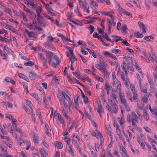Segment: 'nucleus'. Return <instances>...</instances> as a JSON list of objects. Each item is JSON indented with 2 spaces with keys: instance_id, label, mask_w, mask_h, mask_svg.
<instances>
[{
  "instance_id": "f704fd0d",
  "label": "nucleus",
  "mask_w": 157,
  "mask_h": 157,
  "mask_svg": "<svg viewBox=\"0 0 157 157\" xmlns=\"http://www.w3.org/2000/svg\"><path fill=\"white\" fill-rule=\"evenodd\" d=\"M32 134L33 136V137L35 138V139H39V137L35 132H32Z\"/></svg>"
},
{
  "instance_id": "9d476101",
  "label": "nucleus",
  "mask_w": 157,
  "mask_h": 157,
  "mask_svg": "<svg viewBox=\"0 0 157 157\" xmlns=\"http://www.w3.org/2000/svg\"><path fill=\"white\" fill-rule=\"evenodd\" d=\"M56 147L58 149H61L63 147V144L60 142L56 141L55 143Z\"/></svg>"
},
{
  "instance_id": "7ed1b4c3",
  "label": "nucleus",
  "mask_w": 157,
  "mask_h": 157,
  "mask_svg": "<svg viewBox=\"0 0 157 157\" xmlns=\"http://www.w3.org/2000/svg\"><path fill=\"white\" fill-rule=\"evenodd\" d=\"M138 118H134L132 119L131 118V115L129 114H128L127 115V121L129 123H130L132 121V124H135V122L138 123Z\"/></svg>"
},
{
  "instance_id": "4d7b16f0",
  "label": "nucleus",
  "mask_w": 157,
  "mask_h": 157,
  "mask_svg": "<svg viewBox=\"0 0 157 157\" xmlns=\"http://www.w3.org/2000/svg\"><path fill=\"white\" fill-rule=\"evenodd\" d=\"M22 6H23V8L24 10L25 11L27 12H29V13H31V12L30 11V10L28 9L24 5H22Z\"/></svg>"
},
{
  "instance_id": "f257e3e1",
  "label": "nucleus",
  "mask_w": 157,
  "mask_h": 157,
  "mask_svg": "<svg viewBox=\"0 0 157 157\" xmlns=\"http://www.w3.org/2000/svg\"><path fill=\"white\" fill-rule=\"evenodd\" d=\"M67 49L69 50V52L70 53V55H69L68 52H67V57H69L70 56H71V57L70 58V61L71 62V64H72L75 60V56L74 54L73 50L72 48L70 47H68Z\"/></svg>"
},
{
  "instance_id": "6e6552de",
  "label": "nucleus",
  "mask_w": 157,
  "mask_h": 157,
  "mask_svg": "<svg viewBox=\"0 0 157 157\" xmlns=\"http://www.w3.org/2000/svg\"><path fill=\"white\" fill-rule=\"evenodd\" d=\"M18 75L20 78H22L27 82H29V80L27 77L24 74L21 73H19Z\"/></svg>"
},
{
  "instance_id": "bb28decb",
  "label": "nucleus",
  "mask_w": 157,
  "mask_h": 157,
  "mask_svg": "<svg viewBox=\"0 0 157 157\" xmlns=\"http://www.w3.org/2000/svg\"><path fill=\"white\" fill-rule=\"evenodd\" d=\"M74 9L75 12V13L77 14V15L80 17H81L82 16V15L79 13L78 7L77 6H75V7Z\"/></svg>"
},
{
  "instance_id": "a211bd4d",
  "label": "nucleus",
  "mask_w": 157,
  "mask_h": 157,
  "mask_svg": "<svg viewBox=\"0 0 157 157\" xmlns=\"http://www.w3.org/2000/svg\"><path fill=\"white\" fill-rule=\"evenodd\" d=\"M144 118L146 121L148 120V115L147 113V111L146 110H144Z\"/></svg>"
},
{
  "instance_id": "c85d7f7f",
  "label": "nucleus",
  "mask_w": 157,
  "mask_h": 157,
  "mask_svg": "<svg viewBox=\"0 0 157 157\" xmlns=\"http://www.w3.org/2000/svg\"><path fill=\"white\" fill-rule=\"evenodd\" d=\"M89 29L90 30V34H91L94 30V28L93 26L90 25L89 27Z\"/></svg>"
},
{
  "instance_id": "37998d69",
  "label": "nucleus",
  "mask_w": 157,
  "mask_h": 157,
  "mask_svg": "<svg viewBox=\"0 0 157 157\" xmlns=\"http://www.w3.org/2000/svg\"><path fill=\"white\" fill-rule=\"evenodd\" d=\"M23 107L24 109L25 110V111L26 112H28V113L29 114H30V110L29 109H28L27 108L26 105H25L24 106H23Z\"/></svg>"
},
{
  "instance_id": "a19ab883",
  "label": "nucleus",
  "mask_w": 157,
  "mask_h": 157,
  "mask_svg": "<svg viewBox=\"0 0 157 157\" xmlns=\"http://www.w3.org/2000/svg\"><path fill=\"white\" fill-rule=\"evenodd\" d=\"M89 87H87V88H86L85 90H84V91L85 92H87L90 96L91 95V91L89 90Z\"/></svg>"
},
{
  "instance_id": "9b49d317",
  "label": "nucleus",
  "mask_w": 157,
  "mask_h": 157,
  "mask_svg": "<svg viewBox=\"0 0 157 157\" xmlns=\"http://www.w3.org/2000/svg\"><path fill=\"white\" fill-rule=\"evenodd\" d=\"M37 20L39 23L40 24L43 25V26H45L48 25V24L46 22L41 20L39 18V17H37Z\"/></svg>"
},
{
  "instance_id": "5fc2aeb1",
  "label": "nucleus",
  "mask_w": 157,
  "mask_h": 157,
  "mask_svg": "<svg viewBox=\"0 0 157 157\" xmlns=\"http://www.w3.org/2000/svg\"><path fill=\"white\" fill-rule=\"evenodd\" d=\"M121 100L122 103L124 105H126V104H127L125 98H123L121 99Z\"/></svg>"
},
{
  "instance_id": "a18cd8bd",
  "label": "nucleus",
  "mask_w": 157,
  "mask_h": 157,
  "mask_svg": "<svg viewBox=\"0 0 157 157\" xmlns=\"http://www.w3.org/2000/svg\"><path fill=\"white\" fill-rule=\"evenodd\" d=\"M122 28V31L123 32H127L126 30L127 29V27L126 25H123Z\"/></svg>"
},
{
  "instance_id": "b1692460",
  "label": "nucleus",
  "mask_w": 157,
  "mask_h": 157,
  "mask_svg": "<svg viewBox=\"0 0 157 157\" xmlns=\"http://www.w3.org/2000/svg\"><path fill=\"white\" fill-rule=\"evenodd\" d=\"M63 115L64 116V117H65V118L67 119V120L69 119L70 122L71 121V119L67 115V113L65 111V110L64 109H63Z\"/></svg>"
},
{
  "instance_id": "3c124183",
  "label": "nucleus",
  "mask_w": 157,
  "mask_h": 157,
  "mask_svg": "<svg viewBox=\"0 0 157 157\" xmlns=\"http://www.w3.org/2000/svg\"><path fill=\"white\" fill-rule=\"evenodd\" d=\"M1 151L3 153L5 154H7V150L5 149L4 147H3L2 146H1Z\"/></svg>"
},
{
  "instance_id": "412c9836",
  "label": "nucleus",
  "mask_w": 157,
  "mask_h": 157,
  "mask_svg": "<svg viewBox=\"0 0 157 157\" xmlns=\"http://www.w3.org/2000/svg\"><path fill=\"white\" fill-rule=\"evenodd\" d=\"M107 20L108 22V29H111L112 25L113 23L111 22V21H110V19L109 18H107Z\"/></svg>"
},
{
  "instance_id": "20e7f679",
  "label": "nucleus",
  "mask_w": 157,
  "mask_h": 157,
  "mask_svg": "<svg viewBox=\"0 0 157 157\" xmlns=\"http://www.w3.org/2000/svg\"><path fill=\"white\" fill-rule=\"evenodd\" d=\"M96 68L99 70L101 71H105L106 67L104 64H102L100 63V64H97L95 65Z\"/></svg>"
},
{
  "instance_id": "0e129e2a",
  "label": "nucleus",
  "mask_w": 157,
  "mask_h": 157,
  "mask_svg": "<svg viewBox=\"0 0 157 157\" xmlns=\"http://www.w3.org/2000/svg\"><path fill=\"white\" fill-rule=\"evenodd\" d=\"M95 76L97 79H98L99 81L101 82H103V79L101 77H100L98 76H96V75Z\"/></svg>"
},
{
  "instance_id": "8fccbe9b",
  "label": "nucleus",
  "mask_w": 157,
  "mask_h": 157,
  "mask_svg": "<svg viewBox=\"0 0 157 157\" xmlns=\"http://www.w3.org/2000/svg\"><path fill=\"white\" fill-rule=\"evenodd\" d=\"M72 73L73 75H75L78 78L80 77L81 75L77 72L75 71V72H72Z\"/></svg>"
},
{
  "instance_id": "dca6fc26",
  "label": "nucleus",
  "mask_w": 157,
  "mask_h": 157,
  "mask_svg": "<svg viewBox=\"0 0 157 157\" xmlns=\"http://www.w3.org/2000/svg\"><path fill=\"white\" fill-rule=\"evenodd\" d=\"M33 96L35 98L36 100H37V103L39 104H40L41 103V101L39 100L40 98L38 97V95L36 93H33Z\"/></svg>"
},
{
  "instance_id": "de8ad7c7",
  "label": "nucleus",
  "mask_w": 157,
  "mask_h": 157,
  "mask_svg": "<svg viewBox=\"0 0 157 157\" xmlns=\"http://www.w3.org/2000/svg\"><path fill=\"white\" fill-rule=\"evenodd\" d=\"M0 40H2V41H5L6 42H8V39L6 38L2 37V36L0 38Z\"/></svg>"
},
{
  "instance_id": "bf43d9fd",
  "label": "nucleus",
  "mask_w": 157,
  "mask_h": 157,
  "mask_svg": "<svg viewBox=\"0 0 157 157\" xmlns=\"http://www.w3.org/2000/svg\"><path fill=\"white\" fill-rule=\"evenodd\" d=\"M147 139H148V141L150 142L151 143H154L155 144H156V142L152 138L150 137H148Z\"/></svg>"
},
{
  "instance_id": "6e6d98bb",
  "label": "nucleus",
  "mask_w": 157,
  "mask_h": 157,
  "mask_svg": "<svg viewBox=\"0 0 157 157\" xmlns=\"http://www.w3.org/2000/svg\"><path fill=\"white\" fill-rule=\"evenodd\" d=\"M133 98L134 100H136L137 99V94L136 93V92L135 91H134L133 92Z\"/></svg>"
},
{
  "instance_id": "393cba45",
  "label": "nucleus",
  "mask_w": 157,
  "mask_h": 157,
  "mask_svg": "<svg viewBox=\"0 0 157 157\" xmlns=\"http://www.w3.org/2000/svg\"><path fill=\"white\" fill-rule=\"evenodd\" d=\"M46 48H49L52 50H53L54 51L56 50V48L53 45H48V46H47Z\"/></svg>"
},
{
  "instance_id": "4468645a",
  "label": "nucleus",
  "mask_w": 157,
  "mask_h": 157,
  "mask_svg": "<svg viewBox=\"0 0 157 157\" xmlns=\"http://www.w3.org/2000/svg\"><path fill=\"white\" fill-rule=\"evenodd\" d=\"M45 128L46 130V134L48 136H50L51 134L49 132V127L48 125L46 124H45Z\"/></svg>"
},
{
  "instance_id": "c03bdc74",
  "label": "nucleus",
  "mask_w": 157,
  "mask_h": 157,
  "mask_svg": "<svg viewBox=\"0 0 157 157\" xmlns=\"http://www.w3.org/2000/svg\"><path fill=\"white\" fill-rule=\"evenodd\" d=\"M120 149L121 151H123L124 153L125 154L127 153V151L123 146H121L120 147Z\"/></svg>"
},
{
  "instance_id": "cd10ccee",
  "label": "nucleus",
  "mask_w": 157,
  "mask_h": 157,
  "mask_svg": "<svg viewBox=\"0 0 157 157\" xmlns=\"http://www.w3.org/2000/svg\"><path fill=\"white\" fill-rule=\"evenodd\" d=\"M49 64L52 65L53 67H54L55 68L56 67L58 66L59 65V63H55L53 62L52 61V62L51 63H49Z\"/></svg>"
},
{
  "instance_id": "69168bd1",
  "label": "nucleus",
  "mask_w": 157,
  "mask_h": 157,
  "mask_svg": "<svg viewBox=\"0 0 157 157\" xmlns=\"http://www.w3.org/2000/svg\"><path fill=\"white\" fill-rule=\"evenodd\" d=\"M82 98L83 99V101L85 103H86L88 101V99L87 96H85V97H82Z\"/></svg>"
},
{
  "instance_id": "473e14b6",
  "label": "nucleus",
  "mask_w": 157,
  "mask_h": 157,
  "mask_svg": "<svg viewBox=\"0 0 157 157\" xmlns=\"http://www.w3.org/2000/svg\"><path fill=\"white\" fill-rule=\"evenodd\" d=\"M25 4H27L30 5L31 6H32L33 8L34 9H36V8H37V5L33 3H30L29 2H28V3H27L25 2Z\"/></svg>"
},
{
  "instance_id": "4be33fe9",
  "label": "nucleus",
  "mask_w": 157,
  "mask_h": 157,
  "mask_svg": "<svg viewBox=\"0 0 157 157\" xmlns=\"http://www.w3.org/2000/svg\"><path fill=\"white\" fill-rule=\"evenodd\" d=\"M148 81L149 84L150 85V87L153 88L154 86V83L153 82V81L151 79L148 78Z\"/></svg>"
},
{
  "instance_id": "7c9ffc66",
  "label": "nucleus",
  "mask_w": 157,
  "mask_h": 157,
  "mask_svg": "<svg viewBox=\"0 0 157 157\" xmlns=\"http://www.w3.org/2000/svg\"><path fill=\"white\" fill-rule=\"evenodd\" d=\"M78 43L79 45H81L82 46V47H81L82 49H84V48H83V47H85L86 46V44L85 43V42L83 41L82 42L80 43V42L79 41L78 42Z\"/></svg>"
},
{
  "instance_id": "6ab92c4d",
  "label": "nucleus",
  "mask_w": 157,
  "mask_h": 157,
  "mask_svg": "<svg viewBox=\"0 0 157 157\" xmlns=\"http://www.w3.org/2000/svg\"><path fill=\"white\" fill-rule=\"evenodd\" d=\"M24 65L25 66H33L34 63V62L32 61H28L26 63H24Z\"/></svg>"
},
{
  "instance_id": "423d86ee",
  "label": "nucleus",
  "mask_w": 157,
  "mask_h": 157,
  "mask_svg": "<svg viewBox=\"0 0 157 157\" xmlns=\"http://www.w3.org/2000/svg\"><path fill=\"white\" fill-rule=\"evenodd\" d=\"M109 83L108 81H106L105 83V88L107 90V94H109V92L110 89L112 88V87L111 85H108Z\"/></svg>"
},
{
  "instance_id": "f8f14e48",
  "label": "nucleus",
  "mask_w": 157,
  "mask_h": 157,
  "mask_svg": "<svg viewBox=\"0 0 157 157\" xmlns=\"http://www.w3.org/2000/svg\"><path fill=\"white\" fill-rule=\"evenodd\" d=\"M58 115V119L59 121L63 124H65V122L62 118V116L60 113H57Z\"/></svg>"
},
{
  "instance_id": "1a4fd4ad",
  "label": "nucleus",
  "mask_w": 157,
  "mask_h": 157,
  "mask_svg": "<svg viewBox=\"0 0 157 157\" xmlns=\"http://www.w3.org/2000/svg\"><path fill=\"white\" fill-rule=\"evenodd\" d=\"M152 56H151V54L150 53L149 55V57L150 59L152 61H155L156 62H157V59L156 56H155V54H153L152 52Z\"/></svg>"
},
{
  "instance_id": "774afa93",
  "label": "nucleus",
  "mask_w": 157,
  "mask_h": 157,
  "mask_svg": "<svg viewBox=\"0 0 157 157\" xmlns=\"http://www.w3.org/2000/svg\"><path fill=\"white\" fill-rule=\"evenodd\" d=\"M6 118L9 119L10 120H12L13 119V116L11 114H8L7 115Z\"/></svg>"
},
{
  "instance_id": "680f3d73",
  "label": "nucleus",
  "mask_w": 157,
  "mask_h": 157,
  "mask_svg": "<svg viewBox=\"0 0 157 157\" xmlns=\"http://www.w3.org/2000/svg\"><path fill=\"white\" fill-rule=\"evenodd\" d=\"M106 133L109 135L112 140V137L111 136V132L109 129L107 130Z\"/></svg>"
},
{
  "instance_id": "58836bf2",
  "label": "nucleus",
  "mask_w": 157,
  "mask_h": 157,
  "mask_svg": "<svg viewBox=\"0 0 157 157\" xmlns=\"http://www.w3.org/2000/svg\"><path fill=\"white\" fill-rule=\"evenodd\" d=\"M144 40H146L147 41H151V40L150 39H152V40H153V39L151 38V36H144Z\"/></svg>"
},
{
  "instance_id": "c9c22d12",
  "label": "nucleus",
  "mask_w": 157,
  "mask_h": 157,
  "mask_svg": "<svg viewBox=\"0 0 157 157\" xmlns=\"http://www.w3.org/2000/svg\"><path fill=\"white\" fill-rule=\"evenodd\" d=\"M84 71H85V72H86L87 73H90V74H91L94 75L95 76L96 75V74L94 73H93L91 71L90 69H85Z\"/></svg>"
},
{
  "instance_id": "2eb2a0df",
  "label": "nucleus",
  "mask_w": 157,
  "mask_h": 157,
  "mask_svg": "<svg viewBox=\"0 0 157 157\" xmlns=\"http://www.w3.org/2000/svg\"><path fill=\"white\" fill-rule=\"evenodd\" d=\"M134 36L137 38H141L143 37L144 35L142 34H140L139 32H135L134 33Z\"/></svg>"
},
{
  "instance_id": "72a5a7b5",
  "label": "nucleus",
  "mask_w": 157,
  "mask_h": 157,
  "mask_svg": "<svg viewBox=\"0 0 157 157\" xmlns=\"http://www.w3.org/2000/svg\"><path fill=\"white\" fill-rule=\"evenodd\" d=\"M3 49L6 51V52L8 53H9L10 52V50L11 51V49L9 48L6 45H5Z\"/></svg>"
},
{
  "instance_id": "f03ea898",
  "label": "nucleus",
  "mask_w": 157,
  "mask_h": 157,
  "mask_svg": "<svg viewBox=\"0 0 157 157\" xmlns=\"http://www.w3.org/2000/svg\"><path fill=\"white\" fill-rule=\"evenodd\" d=\"M29 77L31 80H33L39 78V76L34 71H30L29 72Z\"/></svg>"
},
{
  "instance_id": "603ef678",
  "label": "nucleus",
  "mask_w": 157,
  "mask_h": 157,
  "mask_svg": "<svg viewBox=\"0 0 157 157\" xmlns=\"http://www.w3.org/2000/svg\"><path fill=\"white\" fill-rule=\"evenodd\" d=\"M55 24H56L57 26L59 27H62V25L61 24H60L59 21H58L57 19L56 20V22L55 23Z\"/></svg>"
},
{
  "instance_id": "13d9d810",
  "label": "nucleus",
  "mask_w": 157,
  "mask_h": 157,
  "mask_svg": "<svg viewBox=\"0 0 157 157\" xmlns=\"http://www.w3.org/2000/svg\"><path fill=\"white\" fill-rule=\"evenodd\" d=\"M148 100V98H147V97L144 96L142 99L141 101H142L143 102H145L146 103L147 101Z\"/></svg>"
},
{
  "instance_id": "5701e85b",
  "label": "nucleus",
  "mask_w": 157,
  "mask_h": 157,
  "mask_svg": "<svg viewBox=\"0 0 157 157\" xmlns=\"http://www.w3.org/2000/svg\"><path fill=\"white\" fill-rule=\"evenodd\" d=\"M131 114V118L132 119H133L134 118H138L137 116L134 112H132Z\"/></svg>"
},
{
  "instance_id": "f3484780",
  "label": "nucleus",
  "mask_w": 157,
  "mask_h": 157,
  "mask_svg": "<svg viewBox=\"0 0 157 157\" xmlns=\"http://www.w3.org/2000/svg\"><path fill=\"white\" fill-rule=\"evenodd\" d=\"M98 108L97 109V111L99 114L103 112L104 110L102 107L101 105H100L99 106H98Z\"/></svg>"
},
{
  "instance_id": "aec40b11",
  "label": "nucleus",
  "mask_w": 157,
  "mask_h": 157,
  "mask_svg": "<svg viewBox=\"0 0 157 157\" xmlns=\"http://www.w3.org/2000/svg\"><path fill=\"white\" fill-rule=\"evenodd\" d=\"M78 94H76L74 97V105H78Z\"/></svg>"
},
{
  "instance_id": "a878e982",
  "label": "nucleus",
  "mask_w": 157,
  "mask_h": 157,
  "mask_svg": "<svg viewBox=\"0 0 157 157\" xmlns=\"http://www.w3.org/2000/svg\"><path fill=\"white\" fill-rule=\"evenodd\" d=\"M85 49L89 52L90 54H92V55L93 57H94L95 58H97L96 55L94 54V52H92V51L89 48H86Z\"/></svg>"
},
{
  "instance_id": "c756f323",
  "label": "nucleus",
  "mask_w": 157,
  "mask_h": 157,
  "mask_svg": "<svg viewBox=\"0 0 157 157\" xmlns=\"http://www.w3.org/2000/svg\"><path fill=\"white\" fill-rule=\"evenodd\" d=\"M138 142L140 144V146L143 148V149H144L145 146L143 142H141V141H140V138L138 139H137Z\"/></svg>"
},
{
  "instance_id": "864d4df0",
  "label": "nucleus",
  "mask_w": 157,
  "mask_h": 157,
  "mask_svg": "<svg viewBox=\"0 0 157 157\" xmlns=\"http://www.w3.org/2000/svg\"><path fill=\"white\" fill-rule=\"evenodd\" d=\"M141 27L142 29V31L143 33H146V26L144 24H142V25Z\"/></svg>"
},
{
  "instance_id": "4c0bfd02",
  "label": "nucleus",
  "mask_w": 157,
  "mask_h": 157,
  "mask_svg": "<svg viewBox=\"0 0 157 157\" xmlns=\"http://www.w3.org/2000/svg\"><path fill=\"white\" fill-rule=\"evenodd\" d=\"M117 119L119 122V124L121 125H122L124 124V121L123 120H121V118L120 117H118Z\"/></svg>"
},
{
  "instance_id": "ddd939ff",
  "label": "nucleus",
  "mask_w": 157,
  "mask_h": 157,
  "mask_svg": "<svg viewBox=\"0 0 157 157\" xmlns=\"http://www.w3.org/2000/svg\"><path fill=\"white\" fill-rule=\"evenodd\" d=\"M5 80L7 82H10L13 85L15 84V82L12 78L10 77H6L5 78Z\"/></svg>"
},
{
  "instance_id": "e433bc0d",
  "label": "nucleus",
  "mask_w": 157,
  "mask_h": 157,
  "mask_svg": "<svg viewBox=\"0 0 157 157\" xmlns=\"http://www.w3.org/2000/svg\"><path fill=\"white\" fill-rule=\"evenodd\" d=\"M84 21H85L86 22L84 23L85 24H92L93 22H95V21L94 20H84Z\"/></svg>"
},
{
  "instance_id": "39448f33",
  "label": "nucleus",
  "mask_w": 157,
  "mask_h": 157,
  "mask_svg": "<svg viewBox=\"0 0 157 157\" xmlns=\"http://www.w3.org/2000/svg\"><path fill=\"white\" fill-rule=\"evenodd\" d=\"M1 24L5 28L9 29L10 30H12V28H13V26H10L4 22H2Z\"/></svg>"
},
{
  "instance_id": "09e8293b",
  "label": "nucleus",
  "mask_w": 157,
  "mask_h": 157,
  "mask_svg": "<svg viewBox=\"0 0 157 157\" xmlns=\"http://www.w3.org/2000/svg\"><path fill=\"white\" fill-rule=\"evenodd\" d=\"M46 9L47 10V11L48 12L50 11V9H51L52 11H54L53 9L51 7H50V6L49 5H47L45 6Z\"/></svg>"
},
{
  "instance_id": "ea45409f",
  "label": "nucleus",
  "mask_w": 157,
  "mask_h": 157,
  "mask_svg": "<svg viewBox=\"0 0 157 157\" xmlns=\"http://www.w3.org/2000/svg\"><path fill=\"white\" fill-rule=\"evenodd\" d=\"M127 94L130 100L131 101H132V95L130 92H128L127 93Z\"/></svg>"
},
{
  "instance_id": "0eeeda50",
  "label": "nucleus",
  "mask_w": 157,
  "mask_h": 157,
  "mask_svg": "<svg viewBox=\"0 0 157 157\" xmlns=\"http://www.w3.org/2000/svg\"><path fill=\"white\" fill-rule=\"evenodd\" d=\"M25 32L28 33V36L29 37H33L36 38V37H35V34L33 32H30L28 31L26 29H25Z\"/></svg>"
},
{
  "instance_id": "2f4dec72",
  "label": "nucleus",
  "mask_w": 157,
  "mask_h": 157,
  "mask_svg": "<svg viewBox=\"0 0 157 157\" xmlns=\"http://www.w3.org/2000/svg\"><path fill=\"white\" fill-rule=\"evenodd\" d=\"M26 104L27 105H28L30 108L31 110L32 111L31 113H33V109L31 107V101H27L26 102Z\"/></svg>"
},
{
  "instance_id": "49530a36",
  "label": "nucleus",
  "mask_w": 157,
  "mask_h": 157,
  "mask_svg": "<svg viewBox=\"0 0 157 157\" xmlns=\"http://www.w3.org/2000/svg\"><path fill=\"white\" fill-rule=\"evenodd\" d=\"M105 106L108 109V111L110 112H112V108L110 106H109L107 102L105 104Z\"/></svg>"
},
{
  "instance_id": "e2e57ef3",
  "label": "nucleus",
  "mask_w": 157,
  "mask_h": 157,
  "mask_svg": "<svg viewBox=\"0 0 157 157\" xmlns=\"http://www.w3.org/2000/svg\"><path fill=\"white\" fill-rule=\"evenodd\" d=\"M105 21V20H103L101 21V26L102 27V29L103 30L105 29V26L104 25V22Z\"/></svg>"
},
{
  "instance_id": "338daca9",
  "label": "nucleus",
  "mask_w": 157,
  "mask_h": 157,
  "mask_svg": "<svg viewBox=\"0 0 157 157\" xmlns=\"http://www.w3.org/2000/svg\"><path fill=\"white\" fill-rule=\"evenodd\" d=\"M54 59L56 60L58 63H59L60 61L59 60V58L56 55H54L53 57Z\"/></svg>"
},
{
  "instance_id": "79ce46f5",
  "label": "nucleus",
  "mask_w": 157,
  "mask_h": 157,
  "mask_svg": "<svg viewBox=\"0 0 157 157\" xmlns=\"http://www.w3.org/2000/svg\"><path fill=\"white\" fill-rule=\"evenodd\" d=\"M69 149L67 151L69 153L71 152V154L72 155H74V153L73 151H72V148L71 145H70L69 146Z\"/></svg>"
},
{
  "instance_id": "052dcab7",
  "label": "nucleus",
  "mask_w": 157,
  "mask_h": 157,
  "mask_svg": "<svg viewBox=\"0 0 157 157\" xmlns=\"http://www.w3.org/2000/svg\"><path fill=\"white\" fill-rule=\"evenodd\" d=\"M112 53L114 52H116L118 54H121V51L119 49H114L112 50Z\"/></svg>"
}]
</instances>
